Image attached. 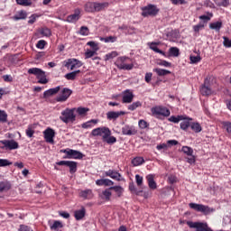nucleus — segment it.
I'll list each match as a JSON object with an SVG mask.
<instances>
[{"mask_svg": "<svg viewBox=\"0 0 231 231\" xmlns=\"http://www.w3.org/2000/svg\"><path fill=\"white\" fill-rule=\"evenodd\" d=\"M188 119V117H185L184 116H171L169 117L168 121L171 123H174V124H178L180 121L186 120Z\"/></svg>", "mask_w": 231, "mask_h": 231, "instance_id": "obj_32", "label": "nucleus"}, {"mask_svg": "<svg viewBox=\"0 0 231 231\" xmlns=\"http://www.w3.org/2000/svg\"><path fill=\"white\" fill-rule=\"evenodd\" d=\"M80 73V70L72 71L70 73L65 74L64 78L67 79V80H75L76 77H78V75Z\"/></svg>", "mask_w": 231, "mask_h": 231, "instance_id": "obj_35", "label": "nucleus"}, {"mask_svg": "<svg viewBox=\"0 0 231 231\" xmlns=\"http://www.w3.org/2000/svg\"><path fill=\"white\" fill-rule=\"evenodd\" d=\"M19 231H33L30 228V226H27L26 225H20Z\"/></svg>", "mask_w": 231, "mask_h": 231, "instance_id": "obj_64", "label": "nucleus"}, {"mask_svg": "<svg viewBox=\"0 0 231 231\" xmlns=\"http://www.w3.org/2000/svg\"><path fill=\"white\" fill-rule=\"evenodd\" d=\"M191 124L189 121H183L180 124V129L187 131L189 127H190Z\"/></svg>", "mask_w": 231, "mask_h": 231, "instance_id": "obj_53", "label": "nucleus"}, {"mask_svg": "<svg viewBox=\"0 0 231 231\" xmlns=\"http://www.w3.org/2000/svg\"><path fill=\"white\" fill-rule=\"evenodd\" d=\"M147 185L149 186V189L152 190H155L157 189V183L154 180V176L150 174L146 176Z\"/></svg>", "mask_w": 231, "mask_h": 231, "instance_id": "obj_24", "label": "nucleus"}, {"mask_svg": "<svg viewBox=\"0 0 231 231\" xmlns=\"http://www.w3.org/2000/svg\"><path fill=\"white\" fill-rule=\"evenodd\" d=\"M75 108H65L61 112V116H60V121L65 124L75 123L76 115Z\"/></svg>", "mask_w": 231, "mask_h": 231, "instance_id": "obj_3", "label": "nucleus"}, {"mask_svg": "<svg viewBox=\"0 0 231 231\" xmlns=\"http://www.w3.org/2000/svg\"><path fill=\"white\" fill-rule=\"evenodd\" d=\"M85 217H86V208H85L82 207L81 209L75 211L76 221H80Z\"/></svg>", "mask_w": 231, "mask_h": 231, "instance_id": "obj_30", "label": "nucleus"}, {"mask_svg": "<svg viewBox=\"0 0 231 231\" xmlns=\"http://www.w3.org/2000/svg\"><path fill=\"white\" fill-rule=\"evenodd\" d=\"M72 95V90L69 88H62L61 94L60 96H58V97H56V102L59 103H63L66 102L68 100V98H69V97H71Z\"/></svg>", "mask_w": 231, "mask_h": 231, "instance_id": "obj_14", "label": "nucleus"}, {"mask_svg": "<svg viewBox=\"0 0 231 231\" xmlns=\"http://www.w3.org/2000/svg\"><path fill=\"white\" fill-rule=\"evenodd\" d=\"M223 23L222 22H215L209 23V29L214 30L217 32H219L222 29Z\"/></svg>", "mask_w": 231, "mask_h": 231, "instance_id": "obj_33", "label": "nucleus"}, {"mask_svg": "<svg viewBox=\"0 0 231 231\" xmlns=\"http://www.w3.org/2000/svg\"><path fill=\"white\" fill-rule=\"evenodd\" d=\"M60 91V87H56L55 88H50L45 90L42 94V98H49L50 97L55 96Z\"/></svg>", "mask_w": 231, "mask_h": 231, "instance_id": "obj_22", "label": "nucleus"}, {"mask_svg": "<svg viewBox=\"0 0 231 231\" xmlns=\"http://www.w3.org/2000/svg\"><path fill=\"white\" fill-rule=\"evenodd\" d=\"M79 198L84 199H92L93 192L91 189L81 190V192H79Z\"/></svg>", "mask_w": 231, "mask_h": 231, "instance_id": "obj_29", "label": "nucleus"}, {"mask_svg": "<svg viewBox=\"0 0 231 231\" xmlns=\"http://www.w3.org/2000/svg\"><path fill=\"white\" fill-rule=\"evenodd\" d=\"M105 177H110V179L121 181V174L115 170H109L107 171H105Z\"/></svg>", "mask_w": 231, "mask_h": 231, "instance_id": "obj_21", "label": "nucleus"}, {"mask_svg": "<svg viewBox=\"0 0 231 231\" xmlns=\"http://www.w3.org/2000/svg\"><path fill=\"white\" fill-rule=\"evenodd\" d=\"M108 7V3H96V2H88L85 4V12L87 13H95V12H101L104 9Z\"/></svg>", "mask_w": 231, "mask_h": 231, "instance_id": "obj_2", "label": "nucleus"}, {"mask_svg": "<svg viewBox=\"0 0 231 231\" xmlns=\"http://www.w3.org/2000/svg\"><path fill=\"white\" fill-rule=\"evenodd\" d=\"M182 152L185 153L187 156H193V148H190L189 146H183L182 147Z\"/></svg>", "mask_w": 231, "mask_h": 231, "instance_id": "obj_47", "label": "nucleus"}, {"mask_svg": "<svg viewBox=\"0 0 231 231\" xmlns=\"http://www.w3.org/2000/svg\"><path fill=\"white\" fill-rule=\"evenodd\" d=\"M189 207L190 209L202 213L203 216H210V214L216 212V208L205 206L203 204L189 203Z\"/></svg>", "mask_w": 231, "mask_h": 231, "instance_id": "obj_4", "label": "nucleus"}, {"mask_svg": "<svg viewBox=\"0 0 231 231\" xmlns=\"http://www.w3.org/2000/svg\"><path fill=\"white\" fill-rule=\"evenodd\" d=\"M27 18V13L24 10H20L14 14L13 19L14 21L25 20Z\"/></svg>", "mask_w": 231, "mask_h": 231, "instance_id": "obj_28", "label": "nucleus"}, {"mask_svg": "<svg viewBox=\"0 0 231 231\" xmlns=\"http://www.w3.org/2000/svg\"><path fill=\"white\" fill-rule=\"evenodd\" d=\"M40 35L42 37H50L51 35V30L48 29L47 27H42V29L39 30Z\"/></svg>", "mask_w": 231, "mask_h": 231, "instance_id": "obj_40", "label": "nucleus"}, {"mask_svg": "<svg viewBox=\"0 0 231 231\" xmlns=\"http://www.w3.org/2000/svg\"><path fill=\"white\" fill-rule=\"evenodd\" d=\"M75 111L79 114V116H86L89 109L88 107H78L75 108Z\"/></svg>", "mask_w": 231, "mask_h": 231, "instance_id": "obj_41", "label": "nucleus"}, {"mask_svg": "<svg viewBox=\"0 0 231 231\" xmlns=\"http://www.w3.org/2000/svg\"><path fill=\"white\" fill-rule=\"evenodd\" d=\"M138 126L140 127V129L144 130L149 127V124L145 120L141 119L140 121H138Z\"/></svg>", "mask_w": 231, "mask_h": 231, "instance_id": "obj_52", "label": "nucleus"}, {"mask_svg": "<svg viewBox=\"0 0 231 231\" xmlns=\"http://www.w3.org/2000/svg\"><path fill=\"white\" fill-rule=\"evenodd\" d=\"M145 163V160H143V157H134V159L132 160V165L133 167H138Z\"/></svg>", "mask_w": 231, "mask_h": 231, "instance_id": "obj_31", "label": "nucleus"}, {"mask_svg": "<svg viewBox=\"0 0 231 231\" xmlns=\"http://www.w3.org/2000/svg\"><path fill=\"white\" fill-rule=\"evenodd\" d=\"M204 27L205 25H203V23H198L197 25H194L192 29L195 32H199Z\"/></svg>", "mask_w": 231, "mask_h": 231, "instance_id": "obj_58", "label": "nucleus"}, {"mask_svg": "<svg viewBox=\"0 0 231 231\" xmlns=\"http://www.w3.org/2000/svg\"><path fill=\"white\" fill-rule=\"evenodd\" d=\"M169 55L174 58L180 56V49L177 47H171L169 49Z\"/></svg>", "mask_w": 231, "mask_h": 231, "instance_id": "obj_42", "label": "nucleus"}, {"mask_svg": "<svg viewBox=\"0 0 231 231\" xmlns=\"http://www.w3.org/2000/svg\"><path fill=\"white\" fill-rule=\"evenodd\" d=\"M121 133H123L124 135L132 136V135H136L137 134V130H136V127H134V126L125 125L121 129Z\"/></svg>", "mask_w": 231, "mask_h": 231, "instance_id": "obj_17", "label": "nucleus"}, {"mask_svg": "<svg viewBox=\"0 0 231 231\" xmlns=\"http://www.w3.org/2000/svg\"><path fill=\"white\" fill-rule=\"evenodd\" d=\"M56 165L65 166L69 168L70 174H74L78 171V162L71 161H61L56 162Z\"/></svg>", "mask_w": 231, "mask_h": 231, "instance_id": "obj_11", "label": "nucleus"}, {"mask_svg": "<svg viewBox=\"0 0 231 231\" xmlns=\"http://www.w3.org/2000/svg\"><path fill=\"white\" fill-rule=\"evenodd\" d=\"M152 71L157 73L159 77H165L166 75H171V71L166 70L165 69H153Z\"/></svg>", "mask_w": 231, "mask_h": 231, "instance_id": "obj_38", "label": "nucleus"}, {"mask_svg": "<svg viewBox=\"0 0 231 231\" xmlns=\"http://www.w3.org/2000/svg\"><path fill=\"white\" fill-rule=\"evenodd\" d=\"M133 98H134V95H133L132 91L126 89L123 94V104H131L133 102Z\"/></svg>", "mask_w": 231, "mask_h": 231, "instance_id": "obj_18", "label": "nucleus"}, {"mask_svg": "<svg viewBox=\"0 0 231 231\" xmlns=\"http://www.w3.org/2000/svg\"><path fill=\"white\" fill-rule=\"evenodd\" d=\"M103 142H106L107 144H113L117 142V139L115 136H107L106 138H103Z\"/></svg>", "mask_w": 231, "mask_h": 231, "instance_id": "obj_50", "label": "nucleus"}, {"mask_svg": "<svg viewBox=\"0 0 231 231\" xmlns=\"http://www.w3.org/2000/svg\"><path fill=\"white\" fill-rule=\"evenodd\" d=\"M107 190H115L116 193H117V197L120 198L123 195L124 189L121 186H112L109 189H106Z\"/></svg>", "mask_w": 231, "mask_h": 231, "instance_id": "obj_36", "label": "nucleus"}, {"mask_svg": "<svg viewBox=\"0 0 231 231\" xmlns=\"http://www.w3.org/2000/svg\"><path fill=\"white\" fill-rule=\"evenodd\" d=\"M0 143H2L5 146H2V149L5 150H17L19 148V144L16 141L14 140H3L0 141Z\"/></svg>", "mask_w": 231, "mask_h": 231, "instance_id": "obj_13", "label": "nucleus"}, {"mask_svg": "<svg viewBox=\"0 0 231 231\" xmlns=\"http://www.w3.org/2000/svg\"><path fill=\"white\" fill-rule=\"evenodd\" d=\"M223 46L226 48H231V40L226 36H223Z\"/></svg>", "mask_w": 231, "mask_h": 231, "instance_id": "obj_55", "label": "nucleus"}, {"mask_svg": "<svg viewBox=\"0 0 231 231\" xmlns=\"http://www.w3.org/2000/svg\"><path fill=\"white\" fill-rule=\"evenodd\" d=\"M158 65L162 66L164 68H171V63L166 60H161Z\"/></svg>", "mask_w": 231, "mask_h": 231, "instance_id": "obj_62", "label": "nucleus"}, {"mask_svg": "<svg viewBox=\"0 0 231 231\" xmlns=\"http://www.w3.org/2000/svg\"><path fill=\"white\" fill-rule=\"evenodd\" d=\"M64 67L67 69H70V70L81 68L83 66V63L76 59H68L64 61Z\"/></svg>", "mask_w": 231, "mask_h": 231, "instance_id": "obj_10", "label": "nucleus"}, {"mask_svg": "<svg viewBox=\"0 0 231 231\" xmlns=\"http://www.w3.org/2000/svg\"><path fill=\"white\" fill-rule=\"evenodd\" d=\"M46 46V41H39L38 43L36 44V48L40 49V50H43L44 47Z\"/></svg>", "mask_w": 231, "mask_h": 231, "instance_id": "obj_61", "label": "nucleus"}, {"mask_svg": "<svg viewBox=\"0 0 231 231\" xmlns=\"http://www.w3.org/2000/svg\"><path fill=\"white\" fill-rule=\"evenodd\" d=\"M11 189V182L9 180L0 181V193L7 192Z\"/></svg>", "mask_w": 231, "mask_h": 231, "instance_id": "obj_27", "label": "nucleus"}, {"mask_svg": "<svg viewBox=\"0 0 231 231\" xmlns=\"http://www.w3.org/2000/svg\"><path fill=\"white\" fill-rule=\"evenodd\" d=\"M42 134H44V140L48 143H54L53 138H55V131L52 128H47L44 132H42Z\"/></svg>", "mask_w": 231, "mask_h": 231, "instance_id": "obj_16", "label": "nucleus"}, {"mask_svg": "<svg viewBox=\"0 0 231 231\" xmlns=\"http://www.w3.org/2000/svg\"><path fill=\"white\" fill-rule=\"evenodd\" d=\"M97 119H90L89 121L82 123L81 127L82 129H92V127H94L95 125H97Z\"/></svg>", "mask_w": 231, "mask_h": 231, "instance_id": "obj_25", "label": "nucleus"}, {"mask_svg": "<svg viewBox=\"0 0 231 231\" xmlns=\"http://www.w3.org/2000/svg\"><path fill=\"white\" fill-rule=\"evenodd\" d=\"M118 56L117 51H112L110 53H107L105 55V61H108L109 60H113L114 58H116Z\"/></svg>", "mask_w": 231, "mask_h": 231, "instance_id": "obj_48", "label": "nucleus"}, {"mask_svg": "<svg viewBox=\"0 0 231 231\" xmlns=\"http://www.w3.org/2000/svg\"><path fill=\"white\" fill-rule=\"evenodd\" d=\"M62 152L66 153L68 156V159H73V160H81L84 158V154L77 150H63Z\"/></svg>", "mask_w": 231, "mask_h": 231, "instance_id": "obj_12", "label": "nucleus"}, {"mask_svg": "<svg viewBox=\"0 0 231 231\" xmlns=\"http://www.w3.org/2000/svg\"><path fill=\"white\" fill-rule=\"evenodd\" d=\"M51 230L58 231L59 228H63V224L60 221H55L50 226Z\"/></svg>", "mask_w": 231, "mask_h": 231, "instance_id": "obj_43", "label": "nucleus"}, {"mask_svg": "<svg viewBox=\"0 0 231 231\" xmlns=\"http://www.w3.org/2000/svg\"><path fill=\"white\" fill-rule=\"evenodd\" d=\"M80 14H81V10L80 9H75V12L73 13V14L68 15L67 17V22L68 23H76L79 21V19H80Z\"/></svg>", "mask_w": 231, "mask_h": 231, "instance_id": "obj_20", "label": "nucleus"}, {"mask_svg": "<svg viewBox=\"0 0 231 231\" xmlns=\"http://www.w3.org/2000/svg\"><path fill=\"white\" fill-rule=\"evenodd\" d=\"M111 196L112 192L109 191V189L103 190V192H101V194L99 195V197H101V199H104L105 201H111Z\"/></svg>", "mask_w": 231, "mask_h": 231, "instance_id": "obj_34", "label": "nucleus"}, {"mask_svg": "<svg viewBox=\"0 0 231 231\" xmlns=\"http://www.w3.org/2000/svg\"><path fill=\"white\" fill-rule=\"evenodd\" d=\"M91 134L92 136H101L103 139H106L111 136L112 132L108 127L103 126L93 129Z\"/></svg>", "mask_w": 231, "mask_h": 231, "instance_id": "obj_8", "label": "nucleus"}, {"mask_svg": "<svg viewBox=\"0 0 231 231\" xmlns=\"http://www.w3.org/2000/svg\"><path fill=\"white\" fill-rule=\"evenodd\" d=\"M188 226L195 231H213L207 223L188 221Z\"/></svg>", "mask_w": 231, "mask_h": 231, "instance_id": "obj_9", "label": "nucleus"}, {"mask_svg": "<svg viewBox=\"0 0 231 231\" xmlns=\"http://www.w3.org/2000/svg\"><path fill=\"white\" fill-rule=\"evenodd\" d=\"M101 41H103L105 43L108 42H116L117 41L116 36H107L106 38H101Z\"/></svg>", "mask_w": 231, "mask_h": 231, "instance_id": "obj_49", "label": "nucleus"}, {"mask_svg": "<svg viewBox=\"0 0 231 231\" xmlns=\"http://www.w3.org/2000/svg\"><path fill=\"white\" fill-rule=\"evenodd\" d=\"M8 115L5 110L0 109V123H7Z\"/></svg>", "mask_w": 231, "mask_h": 231, "instance_id": "obj_46", "label": "nucleus"}, {"mask_svg": "<svg viewBox=\"0 0 231 231\" xmlns=\"http://www.w3.org/2000/svg\"><path fill=\"white\" fill-rule=\"evenodd\" d=\"M141 10H143V13L141 14V15H143V17L144 18L156 17V15L160 12V9H158L156 5L152 4L147 5V6H143V8H141Z\"/></svg>", "mask_w": 231, "mask_h": 231, "instance_id": "obj_7", "label": "nucleus"}, {"mask_svg": "<svg viewBox=\"0 0 231 231\" xmlns=\"http://www.w3.org/2000/svg\"><path fill=\"white\" fill-rule=\"evenodd\" d=\"M87 45L92 48L95 51H97L98 50L97 44L95 42H89L87 43Z\"/></svg>", "mask_w": 231, "mask_h": 231, "instance_id": "obj_63", "label": "nucleus"}, {"mask_svg": "<svg viewBox=\"0 0 231 231\" xmlns=\"http://www.w3.org/2000/svg\"><path fill=\"white\" fill-rule=\"evenodd\" d=\"M96 54L95 50H88L87 52H85V59L88 60L93 58V56Z\"/></svg>", "mask_w": 231, "mask_h": 231, "instance_id": "obj_57", "label": "nucleus"}, {"mask_svg": "<svg viewBox=\"0 0 231 231\" xmlns=\"http://www.w3.org/2000/svg\"><path fill=\"white\" fill-rule=\"evenodd\" d=\"M189 61L194 64L199 63L201 61V56H189Z\"/></svg>", "mask_w": 231, "mask_h": 231, "instance_id": "obj_54", "label": "nucleus"}, {"mask_svg": "<svg viewBox=\"0 0 231 231\" xmlns=\"http://www.w3.org/2000/svg\"><path fill=\"white\" fill-rule=\"evenodd\" d=\"M113 184H115V182H113L111 180L109 179H99L97 180H96V185H97L98 187H112Z\"/></svg>", "mask_w": 231, "mask_h": 231, "instance_id": "obj_23", "label": "nucleus"}, {"mask_svg": "<svg viewBox=\"0 0 231 231\" xmlns=\"http://www.w3.org/2000/svg\"><path fill=\"white\" fill-rule=\"evenodd\" d=\"M121 116H125V112L120 111V112H107L106 113V119L109 121H116L117 118H119Z\"/></svg>", "mask_w": 231, "mask_h": 231, "instance_id": "obj_19", "label": "nucleus"}, {"mask_svg": "<svg viewBox=\"0 0 231 231\" xmlns=\"http://www.w3.org/2000/svg\"><path fill=\"white\" fill-rule=\"evenodd\" d=\"M152 76L153 74L151 72L144 74V82H146L147 84L151 83Z\"/></svg>", "mask_w": 231, "mask_h": 231, "instance_id": "obj_60", "label": "nucleus"}, {"mask_svg": "<svg viewBox=\"0 0 231 231\" xmlns=\"http://www.w3.org/2000/svg\"><path fill=\"white\" fill-rule=\"evenodd\" d=\"M190 128L191 130L196 133V134H199V133H201L202 132V126L199 123H191L190 125Z\"/></svg>", "mask_w": 231, "mask_h": 231, "instance_id": "obj_37", "label": "nucleus"}, {"mask_svg": "<svg viewBox=\"0 0 231 231\" xmlns=\"http://www.w3.org/2000/svg\"><path fill=\"white\" fill-rule=\"evenodd\" d=\"M115 65L118 69L125 71H131L134 67L132 59L125 56L118 57L117 60L115 61Z\"/></svg>", "mask_w": 231, "mask_h": 231, "instance_id": "obj_1", "label": "nucleus"}, {"mask_svg": "<svg viewBox=\"0 0 231 231\" xmlns=\"http://www.w3.org/2000/svg\"><path fill=\"white\" fill-rule=\"evenodd\" d=\"M10 165H13V162L5 159H0V167H7Z\"/></svg>", "mask_w": 231, "mask_h": 231, "instance_id": "obj_56", "label": "nucleus"}, {"mask_svg": "<svg viewBox=\"0 0 231 231\" xmlns=\"http://www.w3.org/2000/svg\"><path fill=\"white\" fill-rule=\"evenodd\" d=\"M152 116L157 117V119H162V117L171 116V110L168 107L162 106H157L152 108Z\"/></svg>", "mask_w": 231, "mask_h": 231, "instance_id": "obj_6", "label": "nucleus"}, {"mask_svg": "<svg viewBox=\"0 0 231 231\" xmlns=\"http://www.w3.org/2000/svg\"><path fill=\"white\" fill-rule=\"evenodd\" d=\"M159 44V42H149L147 43V45L149 46L150 50H152V51H154L155 53H160L162 56L166 57L165 52H163L162 51H161L157 45Z\"/></svg>", "mask_w": 231, "mask_h": 231, "instance_id": "obj_26", "label": "nucleus"}, {"mask_svg": "<svg viewBox=\"0 0 231 231\" xmlns=\"http://www.w3.org/2000/svg\"><path fill=\"white\" fill-rule=\"evenodd\" d=\"M223 128L226 129L227 134H231V122L229 121H224L222 122Z\"/></svg>", "mask_w": 231, "mask_h": 231, "instance_id": "obj_51", "label": "nucleus"}, {"mask_svg": "<svg viewBox=\"0 0 231 231\" xmlns=\"http://www.w3.org/2000/svg\"><path fill=\"white\" fill-rule=\"evenodd\" d=\"M143 182V178L140 175H135V183H137V187H141Z\"/></svg>", "mask_w": 231, "mask_h": 231, "instance_id": "obj_59", "label": "nucleus"}, {"mask_svg": "<svg viewBox=\"0 0 231 231\" xmlns=\"http://www.w3.org/2000/svg\"><path fill=\"white\" fill-rule=\"evenodd\" d=\"M27 73L30 75H34V77H36V79H39L38 80L39 84H47L48 83V79L46 78V72L43 71L42 69L31 68V69H28Z\"/></svg>", "mask_w": 231, "mask_h": 231, "instance_id": "obj_5", "label": "nucleus"}, {"mask_svg": "<svg viewBox=\"0 0 231 231\" xmlns=\"http://www.w3.org/2000/svg\"><path fill=\"white\" fill-rule=\"evenodd\" d=\"M79 34L81 36H88V34H89L88 27H87V26L79 27Z\"/></svg>", "mask_w": 231, "mask_h": 231, "instance_id": "obj_45", "label": "nucleus"}, {"mask_svg": "<svg viewBox=\"0 0 231 231\" xmlns=\"http://www.w3.org/2000/svg\"><path fill=\"white\" fill-rule=\"evenodd\" d=\"M35 127L33 125H28L27 129L25 130V135H27L28 138H32L33 134H35Z\"/></svg>", "mask_w": 231, "mask_h": 231, "instance_id": "obj_39", "label": "nucleus"}, {"mask_svg": "<svg viewBox=\"0 0 231 231\" xmlns=\"http://www.w3.org/2000/svg\"><path fill=\"white\" fill-rule=\"evenodd\" d=\"M142 106H143V104L140 101H137V102H134L133 104L129 105V106H127V109H129L130 111H134L138 107H141Z\"/></svg>", "mask_w": 231, "mask_h": 231, "instance_id": "obj_44", "label": "nucleus"}, {"mask_svg": "<svg viewBox=\"0 0 231 231\" xmlns=\"http://www.w3.org/2000/svg\"><path fill=\"white\" fill-rule=\"evenodd\" d=\"M212 93L213 91L211 90L210 88V81L208 79H206L202 87H200V94L203 97H209Z\"/></svg>", "mask_w": 231, "mask_h": 231, "instance_id": "obj_15", "label": "nucleus"}]
</instances>
